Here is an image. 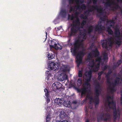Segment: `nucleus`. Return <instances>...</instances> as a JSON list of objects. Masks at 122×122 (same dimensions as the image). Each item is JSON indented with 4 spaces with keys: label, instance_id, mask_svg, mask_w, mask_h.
Wrapping results in <instances>:
<instances>
[{
    "label": "nucleus",
    "instance_id": "0eeeda50",
    "mask_svg": "<svg viewBox=\"0 0 122 122\" xmlns=\"http://www.w3.org/2000/svg\"><path fill=\"white\" fill-rule=\"evenodd\" d=\"M92 72L89 71L88 72L87 74L86 75L85 79L86 80L85 84L86 86H91L90 83L89 82L90 81L92 78Z\"/></svg>",
    "mask_w": 122,
    "mask_h": 122
},
{
    "label": "nucleus",
    "instance_id": "79ce46f5",
    "mask_svg": "<svg viewBox=\"0 0 122 122\" xmlns=\"http://www.w3.org/2000/svg\"><path fill=\"white\" fill-rule=\"evenodd\" d=\"M47 72L48 73H46V76H47V77H46V79L48 81L49 79V77L51 76V74H50V73H48L49 72V71H47Z\"/></svg>",
    "mask_w": 122,
    "mask_h": 122
},
{
    "label": "nucleus",
    "instance_id": "2f4dec72",
    "mask_svg": "<svg viewBox=\"0 0 122 122\" xmlns=\"http://www.w3.org/2000/svg\"><path fill=\"white\" fill-rule=\"evenodd\" d=\"M95 64V62L94 61L93 59H92L91 61H89L88 65L91 68Z\"/></svg>",
    "mask_w": 122,
    "mask_h": 122
},
{
    "label": "nucleus",
    "instance_id": "f704fd0d",
    "mask_svg": "<svg viewBox=\"0 0 122 122\" xmlns=\"http://www.w3.org/2000/svg\"><path fill=\"white\" fill-rule=\"evenodd\" d=\"M87 91V90H85L82 89H81V97H82L84 95H85Z\"/></svg>",
    "mask_w": 122,
    "mask_h": 122
},
{
    "label": "nucleus",
    "instance_id": "774afa93",
    "mask_svg": "<svg viewBox=\"0 0 122 122\" xmlns=\"http://www.w3.org/2000/svg\"><path fill=\"white\" fill-rule=\"evenodd\" d=\"M61 122H68V121L66 120H63L61 121Z\"/></svg>",
    "mask_w": 122,
    "mask_h": 122
},
{
    "label": "nucleus",
    "instance_id": "20e7f679",
    "mask_svg": "<svg viewBox=\"0 0 122 122\" xmlns=\"http://www.w3.org/2000/svg\"><path fill=\"white\" fill-rule=\"evenodd\" d=\"M102 10L103 8L101 6L99 8L97 5H92L88 7L87 10L84 11V13L85 15L87 16L89 15L90 12H92L96 10L98 13L101 14L102 13Z\"/></svg>",
    "mask_w": 122,
    "mask_h": 122
},
{
    "label": "nucleus",
    "instance_id": "39448f33",
    "mask_svg": "<svg viewBox=\"0 0 122 122\" xmlns=\"http://www.w3.org/2000/svg\"><path fill=\"white\" fill-rule=\"evenodd\" d=\"M62 84L58 81H56L53 84L52 86V88L53 90L55 91L56 90L59 91H63L64 90V88L62 87Z\"/></svg>",
    "mask_w": 122,
    "mask_h": 122
},
{
    "label": "nucleus",
    "instance_id": "c756f323",
    "mask_svg": "<svg viewBox=\"0 0 122 122\" xmlns=\"http://www.w3.org/2000/svg\"><path fill=\"white\" fill-rule=\"evenodd\" d=\"M87 32L89 34H90L93 30V27L92 25L89 26L87 28Z\"/></svg>",
    "mask_w": 122,
    "mask_h": 122
},
{
    "label": "nucleus",
    "instance_id": "8fccbe9b",
    "mask_svg": "<svg viewBox=\"0 0 122 122\" xmlns=\"http://www.w3.org/2000/svg\"><path fill=\"white\" fill-rule=\"evenodd\" d=\"M107 1V2L105 3L107 6H110L111 5V3L110 2V0H106Z\"/></svg>",
    "mask_w": 122,
    "mask_h": 122
},
{
    "label": "nucleus",
    "instance_id": "4be33fe9",
    "mask_svg": "<svg viewBox=\"0 0 122 122\" xmlns=\"http://www.w3.org/2000/svg\"><path fill=\"white\" fill-rule=\"evenodd\" d=\"M63 101L60 98L56 99L55 100V102L57 104L60 105L62 103Z\"/></svg>",
    "mask_w": 122,
    "mask_h": 122
},
{
    "label": "nucleus",
    "instance_id": "9d476101",
    "mask_svg": "<svg viewBox=\"0 0 122 122\" xmlns=\"http://www.w3.org/2000/svg\"><path fill=\"white\" fill-rule=\"evenodd\" d=\"M105 29L104 26L99 24L97 25L95 28V30L98 31L99 33H101L103 31L105 30Z\"/></svg>",
    "mask_w": 122,
    "mask_h": 122
},
{
    "label": "nucleus",
    "instance_id": "a211bd4d",
    "mask_svg": "<svg viewBox=\"0 0 122 122\" xmlns=\"http://www.w3.org/2000/svg\"><path fill=\"white\" fill-rule=\"evenodd\" d=\"M100 65L97 64H95L92 67H91L92 71L94 72L97 71L99 70Z\"/></svg>",
    "mask_w": 122,
    "mask_h": 122
},
{
    "label": "nucleus",
    "instance_id": "bf43d9fd",
    "mask_svg": "<svg viewBox=\"0 0 122 122\" xmlns=\"http://www.w3.org/2000/svg\"><path fill=\"white\" fill-rule=\"evenodd\" d=\"M79 55L81 56L83 55V51H80L79 53L78 54Z\"/></svg>",
    "mask_w": 122,
    "mask_h": 122
},
{
    "label": "nucleus",
    "instance_id": "37998d69",
    "mask_svg": "<svg viewBox=\"0 0 122 122\" xmlns=\"http://www.w3.org/2000/svg\"><path fill=\"white\" fill-rule=\"evenodd\" d=\"M112 8L113 9L117 10L119 8H120V7L119 6L118 4L116 3V4L114 5V6L112 7Z\"/></svg>",
    "mask_w": 122,
    "mask_h": 122
},
{
    "label": "nucleus",
    "instance_id": "de8ad7c7",
    "mask_svg": "<svg viewBox=\"0 0 122 122\" xmlns=\"http://www.w3.org/2000/svg\"><path fill=\"white\" fill-rule=\"evenodd\" d=\"M96 47L95 45V44L94 42L92 43L91 46H90L89 48V49L92 50L93 47L95 48Z\"/></svg>",
    "mask_w": 122,
    "mask_h": 122
},
{
    "label": "nucleus",
    "instance_id": "f03ea898",
    "mask_svg": "<svg viewBox=\"0 0 122 122\" xmlns=\"http://www.w3.org/2000/svg\"><path fill=\"white\" fill-rule=\"evenodd\" d=\"M106 98L107 101L108 103V106L109 108L110 109H112L114 110L113 112L114 121H115L117 118L119 119L120 117L119 114H117L116 111V103L113 100V97L107 95Z\"/></svg>",
    "mask_w": 122,
    "mask_h": 122
},
{
    "label": "nucleus",
    "instance_id": "72a5a7b5",
    "mask_svg": "<svg viewBox=\"0 0 122 122\" xmlns=\"http://www.w3.org/2000/svg\"><path fill=\"white\" fill-rule=\"evenodd\" d=\"M55 56V55L53 54L48 53V57L49 60H51Z\"/></svg>",
    "mask_w": 122,
    "mask_h": 122
},
{
    "label": "nucleus",
    "instance_id": "dca6fc26",
    "mask_svg": "<svg viewBox=\"0 0 122 122\" xmlns=\"http://www.w3.org/2000/svg\"><path fill=\"white\" fill-rule=\"evenodd\" d=\"M60 81H63L66 80L67 78V76L66 74H61L59 77Z\"/></svg>",
    "mask_w": 122,
    "mask_h": 122
},
{
    "label": "nucleus",
    "instance_id": "6ab92c4d",
    "mask_svg": "<svg viewBox=\"0 0 122 122\" xmlns=\"http://www.w3.org/2000/svg\"><path fill=\"white\" fill-rule=\"evenodd\" d=\"M61 70L64 72H68L69 70L67 69V66L66 65H63L61 66Z\"/></svg>",
    "mask_w": 122,
    "mask_h": 122
},
{
    "label": "nucleus",
    "instance_id": "c85d7f7f",
    "mask_svg": "<svg viewBox=\"0 0 122 122\" xmlns=\"http://www.w3.org/2000/svg\"><path fill=\"white\" fill-rule=\"evenodd\" d=\"M122 63V61L120 60L118 61L117 62L116 64H114L113 66V67H115V68H116L117 67H118Z\"/></svg>",
    "mask_w": 122,
    "mask_h": 122
},
{
    "label": "nucleus",
    "instance_id": "2eb2a0df",
    "mask_svg": "<svg viewBox=\"0 0 122 122\" xmlns=\"http://www.w3.org/2000/svg\"><path fill=\"white\" fill-rule=\"evenodd\" d=\"M115 35V37L116 38H119L120 34V32L119 28L117 27H116L114 32Z\"/></svg>",
    "mask_w": 122,
    "mask_h": 122
},
{
    "label": "nucleus",
    "instance_id": "4468645a",
    "mask_svg": "<svg viewBox=\"0 0 122 122\" xmlns=\"http://www.w3.org/2000/svg\"><path fill=\"white\" fill-rule=\"evenodd\" d=\"M77 60L76 62L77 64V66H79L82 62V58L81 56L78 54L76 56Z\"/></svg>",
    "mask_w": 122,
    "mask_h": 122
},
{
    "label": "nucleus",
    "instance_id": "6e6d98bb",
    "mask_svg": "<svg viewBox=\"0 0 122 122\" xmlns=\"http://www.w3.org/2000/svg\"><path fill=\"white\" fill-rule=\"evenodd\" d=\"M98 0H92L93 3L94 5H97V4Z\"/></svg>",
    "mask_w": 122,
    "mask_h": 122
},
{
    "label": "nucleus",
    "instance_id": "e433bc0d",
    "mask_svg": "<svg viewBox=\"0 0 122 122\" xmlns=\"http://www.w3.org/2000/svg\"><path fill=\"white\" fill-rule=\"evenodd\" d=\"M82 80L81 78H79L78 79L77 81V84L78 86H80L82 84Z\"/></svg>",
    "mask_w": 122,
    "mask_h": 122
},
{
    "label": "nucleus",
    "instance_id": "13d9d810",
    "mask_svg": "<svg viewBox=\"0 0 122 122\" xmlns=\"http://www.w3.org/2000/svg\"><path fill=\"white\" fill-rule=\"evenodd\" d=\"M79 55L81 56L83 55V51H80L79 53L78 54Z\"/></svg>",
    "mask_w": 122,
    "mask_h": 122
},
{
    "label": "nucleus",
    "instance_id": "c03bdc74",
    "mask_svg": "<svg viewBox=\"0 0 122 122\" xmlns=\"http://www.w3.org/2000/svg\"><path fill=\"white\" fill-rule=\"evenodd\" d=\"M75 9V6H71L69 12V13H71L72 11H74Z\"/></svg>",
    "mask_w": 122,
    "mask_h": 122
},
{
    "label": "nucleus",
    "instance_id": "aec40b11",
    "mask_svg": "<svg viewBox=\"0 0 122 122\" xmlns=\"http://www.w3.org/2000/svg\"><path fill=\"white\" fill-rule=\"evenodd\" d=\"M93 55L95 57H97L99 55L100 53L98 51L97 48H96L93 50Z\"/></svg>",
    "mask_w": 122,
    "mask_h": 122
},
{
    "label": "nucleus",
    "instance_id": "473e14b6",
    "mask_svg": "<svg viewBox=\"0 0 122 122\" xmlns=\"http://www.w3.org/2000/svg\"><path fill=\"white\" fill-rule=\"evenodd\" d=\"M70 102V101L68 102H65L64 103V106L66 107H68L69 108H71V103H69Z\"/></svg>",
    "mask_w": 122,
    "mask_h": 122
},
{
    "label": "nucleus",
    "instance_id": "0e129e2a",
    "mask_svg": "<svg viewBox=\"0 0 122 122\" xmlns=\"http://www.w3.org/2000/svg\"><path fill=\"white\" fill-rule=\"evenodd\" d=\"M61 28V27H57V31L60 30Z\"/></svg>",
    "mask_w": 122,
    "mask_h": 122
},
{
    "label": "nucleus",
    "instance_id": "c9c22d12",
    "mask_svg": "<svg viewBox=\"0 0 122 122\" xmlns=\"http://www.w3.org/2000/svg\"><path fill=\"white\" fill-rule=\"evenodd\" d=\"M112 38V37H111L110 39L109 42H108V46L112 47L113 45L114 42L113 41H112L111 39Z\"/></svg>",
    "mask_w": 122,
    "mask_h": 122
},
{
    "label": "nucleus",
    "instance_id": "f3484780",
    "mask_svg": "<svg viewBox=\"0 0 122 122\" xmlns=\"http://www.w3.org/2000/svg\"><path fill=\"white\" fill-rule=\"evenodd\" d=\"M67 11L65 9H63L61 11L60 14L62 17L65 18L67 15Z\"/></svg>",
    "mask_w": 122,
    "mask_h": 122
},
{
    "label": "nucleus",
    "instance_id": "1a4fd4ad",
    "mask_svg": "<svg viewBox=\"0 0 122 122\" xmlns=\"http://www.w3.org/2000/svg\"><path fill=\"white\" fill-rule=\"evenodd\" d=\"M48 67L53 71H55L59 69L58 64L54 62L50 63L48 65Z\"/></svg>",
    "mask_w": 122,
    "mask_h": 122
},
{
    "label": "nucleus",
    "instance_id": "6e6552de",
    "mask_svg": "<svg viewBox=\"0 0 122 122\" xmlns=\"http://www.w3.org/2000/svg\"><path fill=\"white\" fill-rule=\"evenodd\" d=\"M51 42L50 44V46L51 47L55 49L56 50H58L59 49H61V48H60L59 47V46H60L58 44L57 45V41L54 40L51 41Z\"/></svg>",
    "mask_w": 122,
    "mask_h": 122
},
{
    "label": "nucleus",
    "instance_id": "b1692460",
    "mask_svg": "<svg viewBox=\"0 0 122 122\" xmlns=\"http://www.w3.org/2000/svg\"><path fill=\"white\" fill-rule=\"evenodd\" d=\"M97 57V58L95 59L96 62H98L97 64H98V65H100V64L102 61L101 56H100L99 57L98 56Z\"/></svg>",
    "mask_w": 122,
    "mask_h": 122
},
{
    "label": "nucleus",
    "instance_id": "f8f14e48",
    "mask_svg": "<svg viewBox=\"0 0 122 122\" xmlns=\"http://www.w3.org/2000/svg\"><path fill=\"white\" fill-rule=\"evenodd\" d=\"M112 73V71H109L108 72L106 75V77L107 78L106 81L108 84H111L110 77Z\"/></svg>",
    "mask_w": 122,
    "mask_h": 122
},
{
    "label": "nucleus",
    "instance_id": "412c9836",
    "mask_svg": "<svg viewBox=\"0 0 122 122\" xmlns=\"http://www.w3.org/2000/svg\"><path fill=\"white\" fill-rule=\"evenodd\" d=\"M59 115L60 118L62 119L65 118L66 116V114L64 111H61Z\"/></svg>",
    "mask_w": 122,
    "mask_h": 122
},
{
    "label": "nucleus",
    "instance_id": "49530a36",
    "mask_svg": "<svg viewBox=\"0 0 122 122\" xmlns=\"http://www.w3.org/2000/svg\"><path fill=\"white\" fill-rule=\"evenodd\" d=\"M78 76L79 77H81L82 76V71H79L78 72Z\"/></svg>",
    "mask_w": 122,
    "mask_h": 122
},
{
    "label": "nucleus",
    "instance_id": "09e8293b",
    "mask_svg": "<svg viewBox=\"0 0 122 122\" xmlns=\"http://www.w3.org/2000/svg\"><path fill=\"white\" fill-rule=\"evenodd\" d=\"M80 17L81 19H86L87 18V16L86 15H84L82 14L80 15Z\"/></svg>",
    "mask_w": 122,
    "mask_h": 122
},
{
    "label": "nucleus",
    "instance_id": "393cba45",
    "mask_svg": "<svg viewBox=\"0 0 122 122\" xmlns=\"http://www.w3.org/2000/svg\"><path fill=\"white\" fill-rule=\"evenodd\" d=\"M118 40H116L115 42L116 44L118 45H120L122 41V38H121L120 37L119 38H117Z\"/></svg>",
    "mask_w": 122,
    "mask_h": 122
},
{
    "label": "nucleus",
    "instance_id": "4c0bfd02",
    "mask_svg": "<svg viewBox=\"0 0 122 122\" xmlns=\"http://www.w3.org/2000/svg\"><path fill=\"white\" fill-rule=\"evenodd\" d=\"M92 57V54L91 53H90L88 54L87 56V59L88 60H91V58Z\"/></svg>",
    "mask_w": 122,
    "mask_h": 122
},
{
    "label": "nucleus",
    "instance_id": "603ef678",
    "mask_svg": "<svg viewBox=\"0 0 122 122\" xmlns=\"http://www.w3.org/2000/svg\"><path fill=\"white\" fill-rule=\"evenodd\" d=\"M100 15H99V16L100 17V19L102 21H105L106 20L105 17V16H103L100 17Z\"/></svg>",
    "mask_w": 122,
    "mask_h": 122
},
{
    "label": "nucleus",
    "instance_id": "a19ab883",
    "mask_svg": "<svg viewBox=\"0 0 122 122\" xmlns=\"http://www.w3.org/2000/svg\"><path fill=\"white\" fill-rule=\"evenodd\" d=\"M108 84L109 85V88L112 92H114L116 91V90L114 89V87H111V84Z\"/></svg>",
    "mask_w": 122,
    "mask_h": 122
},
{
    "label": "nucleus",
    "instance_id": "423d86ee",
    "mask_svg": "<svg viewBox=\"0 0 122 122\" xmlns=\"http://www.w3.org/2000/svg\"><path fill=\"white\" fill-rule=\"evenodd\" d=\"M84 1V0H75V2L77 5L76 7L77 9H81L82 10L85 9L86 6L85 4H82L81 6L80 5L81 4L83 3Z\"/></svg>",
    "mask_w": 122,
    "mask_h": 122
},
{
    "label": "nucleus",
    "instance_id": "cd10ccee",
    "mask_svg": "<svg viewBox=\"0 0 122 122\" xmlns=\"http://www.w3.org/2000/svg\"><path fill=\"white\" fill-rule=\"evenodd\" d=\"M107 23H109L110 24V26L113 28L114 26L115 21L114 20H109L107 21Z\"/></svg>",
    "mask_w": 122,
    "mask_h": 122
},
{
    "label": "nucleus",
    "instance_id": "f257e3e1",
    "mask_svg": "<svg viewBox=\"0 0 122 122\" xmlns=\"http://www.w3.org/2000/svg\"><path fill=\"white\" fill-rule=\"evenodd\" d=\"M86 21L83 20L80 26V22L79 19L77 17L75 20H73L72 23L70 25L71 30L68 33L69 36H74L79 31L81 37L79 39L76 40L73 44V48L71 47V52H72L73 56H75L77 54V51L82 45V42L86 39L85 37V30L84 29L81 30L80 28H83V26L85 25Z\"/></svg>",
    "mask_w": 122,
    "mask_h": 122
},
{
    "label": "nucleus",
    "instance_id": "a18cd8bd",
    "mask_svg": "<svg viewBox=\"0 0 122 122\" xmlns=\"http://www.w3.org/2000/svg\"><path fill=\"white\" fill-rule=\"evenodd\" d=\"M86 98L89 99L90 100V102H91V101L93 100L92 97L90 95H87L86 96Z\"/></svg>",
    "mask_w": 122,
    "mask_h": 122
},
{
    "label": "nucleus",
    "instance_id": "69168bd1",
    "mask_svg": "<svg viewBox=\"0 0 122 122\" xmlns=\"http://www.w3.org/2000/svg\"><path fill=\"white\" fill-rule=\"evenodd\" d=\"M101 78V76H98L97 77V79L98 80H100Z\"/></svg>",
    "mask_w": 122,
    "mask_h": 122
},
{
    "label": "nucleus",
    "instance_id": "58836bf2",
    "mask_svg": "<svg viewBox=\"0 0 122 122\" xmlns=\"http://www.w3.org/2000/svg\"><path fill=\"white\" fill-rule=\"evenodd\" d=\"M74 18V17L72 15H71L70 14H68V20L70 19L71 20H73Z\"/></svg>",
    "mask_w": 122,
    "mask_h": 122
},
{
    "label": "nucleus",
    "instance_id": "052dcab7",
    "mask_svg": "<svg viewBox=\"0 0 122 122\" xmlns=\"http://www.w3.org/2000/svg\"><path fill=\"white\" fill-rule=\"evenodd\" d=\"M108 67V66L107 65H105L103 67V70H106L107 68Z\"/></svg>",
    "mask_w": 122,
    "mask_h": 122
},
{
    "label": "nucleus",
    "instance_id": "7c9ffc66",
    "mask_svg": "<svg viewBox=\"0 0 122 122\" xmlns=\"http://www.w3.org/2000/svg\"><path fill=\"white\" fill-rule=\"evenodd\" d=\"M68 36L70 38L67 41V46L69 47H70L71 46L72 47V44L71 42V39H70V38L71 36L70 37L69 36Z\"/></svg>",
    "mask_w": 122,
    "mask_h": 122
},
{
    "label": "nucleus",
    "instance_id": "ea45409f",
    "mask_svg": "<svg viewBox=\"0 0 122 122\" xmlns=\"http://www.w3.org/2000/svg\"><path fill=\"white\" fill-rule=\"evenodd\" d=\"M44 91L45 92V96L47 97H49V92L48 90L46 89H44Z\"/></svg>",
    "mask_w": 122,
    "mask_h": 122
},
{
    "label": "nucleus",
    "instance_id": "ddd939ff",
    "mask_svg": "<svg viewBox=\"0 0 122 122\" xmlns=\"http://www.w3.org/2000/svg\"><path fill=\"white\" fill-rule=\"evenodd\" d=\"M102 44V47L103 48L106 49H108L109 48L108 42L106 40H103Z\"/></svg>",
    "mask_w": 122,
    "mask_h": 122
},
{
    "label": "nucleus",
    "instance_id": "e2e57ef3",
    "mask_svg": "<svg viewBox=\"0 0 122 122\" xmlns=\"http://www.w3.org/2000/svg\"><path fill=\"white\" fill-rule=\"evenodd\" d=\"M117 3H115L114 1H113L111 3V5H115Z\"/></svg>",
    "mask_w": 122,
    "mask_h": 122
},
{
    "label": "nucleus",
    "instance_id": "9b49d317",
    "mask_svg": "<svg viewBox=\"0 0 122 122\" xmlns=\"http://www.w3.org/2000/svg\"><path fill=\"white\" fill-rule=\"evenodd\" d=\"M105 116L108 117L109 116V115L108 114L106 113L105 114H103L100 115L98 117H97L98 120H103L104 121H107L108 119V118L106 117Z\"/></svg>",
    "mask_w": 122,
    "mask_h": 122
},
{
    "label": "nucleus",
    "instance_id": "bb28decb",
    "mask_svg": "<svg viewBox=\"0 0 122 122\" xmlns=\"http://www.w3.org/2000/svg\"><path fill=\"white\" fill-rule=\"evenodd\" d=\"M103 60L104 61L107 60L108 59L107 54V53L104 52L103 54Z\"/></svg>",
    "mask_w": 122,
    "mask_h": 122
},
{
    "label": "nucleus",
    "instance_id": "5fc2aeb1",
    "mask_svg": "<svg viewBox=\"0 0 122 122\" xmlns=\"http://www.w3.org/2000/svg\"><path fill=\"white\" fill-rule=\"evenodd\" d=\"M87 86L86 87L85 86H83V87L82 89H85V90H87V89H88V87H89L90 88V87L91 86Z\"/></svg>",
    "mask_w": 122,
    "mask_h": 122
},
{
    "label": "nucleus",
    "instance_id": "7ed1b4c3",
    "mask_svg": "<svg viewBox=\"0 0 122 122\" xmlns=\"http://www.w3.org/2000/svg\"><path fill=\"white\" fill-rule=\"evenodd\" d=\"M94 83L95 85V94L96 97L94 99V102L95 103V106H96L97 105H98L99 103V96L101 93V86L100 84L97 81H94Z\"/></svg>",
    "mask_w": 122,
    "mask_h": 122
},
{
    "label": "nucleus",
    "instance_id": "5701e85b",
    "mask_svg": "<svg viewBox=\"0 0 122 122\" xmlns=\"http://www.w3.org/2000/svg\"><path fill=\"white\" fill-rule=\"evenodd\" d=\"M120 79V78L117 77L114 81V83H113V85L114 86H115L118 85L119 83Z\"/></svg>",
    "mask_w": 122,
    "mask_h": 122
},
{
    "label": "nucleus",
    "instance_id": "3c124183",
    "mask_svg": "<svg viewBox=\"0 0 122 122\" xmlns=\"http://www.w3.org/2000/svg\"><path fill=\"white\" fill-rule=\"evenodd\" d=\"M50 115H48L46 117V122H49V121L51 119V118L50 117Z\"/></svg>",
    "mask_w": 122,
    "mask_h": 122
},
{
    "label": "nucleus",
    "instance_id": "338daca9",
    "mask_svg": "<svg viewBox=\"0 0 122 122\" xmlns=\"http://www.w3.org/2000/svg\"><path fill=\"white\" fill-rule=\"evenodd\" d=\"M88 2V3L89 4H90L92 3V0H87Z\"/></svg>",
    "mask_w": 122,
    "mask_h": 122
},
{
    "label": "nucleus",
    "instance_id": "864d4df0",
    "mask_svg": "<svg viewBox=\"0 0 122 122\" xmlns=\"http://www.w3.org/2000/svg\"><path fill=\"white\" fill-rule=\"evenodd\" d=\"M69 1V4L70 5H71L73 4L74 2V1L75 0H68Z\"/></svg>",
    "mask_w": 122,
    "mask_h": 122
},
{
    "label": "nucleus",
    "instance_id": "a878e982",
    "mask_svg": "<svg viewBox=\"0 0 122 122\" xmlns=\"http://www.w3.org/2000/svg\"><path fill=\"white\" fill-rule=\"evenodd\" d=\"M111 27L107 26V31L108 32L109 34L112 35L113 34V31L111 28Z\"/></svg>",
    "mask_w": 122,
    "mask_h": 122
},
{
    "label": "nucleus",
    "instance_id": "680f3d73",
    "mask_svg": "<svg viewBox=\"0 0 122 122\" xmlns=\"http://www.w3.org/2000/svg\"><path fill=\"white\" fill-rule=\"evenodd\" d=\"M50 99L48 98L46 99V101L47 102V103H48L49 102H50Z\"/></svg>",
    "mask_w": 122,
    "mask_h": 122
},
{
    "label": "nucleus",
    "instance_id": "4d7b16f0",
    "mask_svg": "<svg viewBox=\"0 0 122 122\" xmlns=\"http://www.w3.org/2000/svg\"><path fill=\"white\" fill-rule=\"evenodd\" d=\"M103 72L102 71H101L99 72L98 75V76H101V75L103 73Z\"/></svg>",
    "mask_w": 122,
    "mask_h": 122
}]
</instances>
